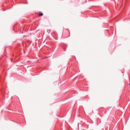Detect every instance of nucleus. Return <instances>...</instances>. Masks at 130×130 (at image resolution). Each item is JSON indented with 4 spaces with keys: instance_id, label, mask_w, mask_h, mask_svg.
I'll return each instance as SVG.
<instances>
[{
    "instance_id": "nucleus-3",
    "label": "nucleus",
    "mask_w": 130,
    "mask_h": 130,
    "mask_svg": "<svg viewBox=\"0 0 130 130\" xmlns=\"http://www.w3.org/2000/svg\"><path fill=\"white\" fill-rule=\"evenodd\" d=\"M129 85L130 86V84H129Z\"/></svg>"
},
{
    "instance_id": "nucleus-1",
    "label": "nucleus",
    "mask_w": 130,
    "mask_h": 130,
    "mask_svg": "<svg viewBox=\"0 0 130 130\" xmlns=\"http://www.w3.org/2000/svg\"><path fill=\"white\" fill-rule=\"evenodd\" d=\"M51 30L50 29H47V33H48V34H50L51 32Z\"/></svg>"
},
{
    "instance_id": "nucleus-2",
    "label": "nucleus",
    "mask_w": 130,
    "mask_h": 130,
    "mask_svg": "<svg viewBox=\"0 0 130 130\" xmlns=\"http://www.w3.org/2000/svg\"><path fill=\"white\" fill-rule=\"evenodd\" d=\"M43 15V14L42 13H39V15L40 16H42Z\"/></svg>"
}]
</instances>
